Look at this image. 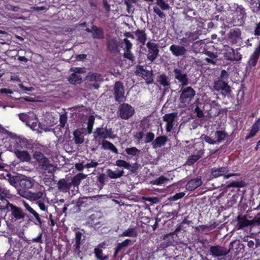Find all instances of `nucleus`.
Returning <instances> with one entry per match:
<instances>
[{
	"label": "nucleus",
	"mask_w": 260,
	"mask_h": 260,
	"mask_svg": "<svg viewBox=\"0 0 260 260\" xmlns=\"http://www.w3.org/2000/svg\"><path fill=\"white\" fill-rule=\"evenodd\" d=\"M229 74L225 70L221 71L220 75L213 83L212 91H217L223 97L229 98L232 92L231 87L229 85Z\"/></svg>",
	"instance_id": "1"
},
{
	"label": "nucleus",
	"mask_w": 260,
	"mask_h": 260,
	"mask_svg": "<svg viewBox=\"0 0 260 260\" xmlns=\"http://www.w3.org/2000/svg\"><path fill=\"white\" fill-rule=\"evenodd\" d=\"M246 17L245 8L241 5H237L234 9L229 10L228 22L235 26H241Z\"/></svg>",
	"instance_id": "2"
},
{
	"label": "nucleus",
	"mask_w": 260,
	"mask_h": 260,
	"mask_svg": "<svg viewBox=\"0 0 260 260\" xmlns=\"http://www.w3.org/2000/svg\"><path fill=\"white\" fill-rule=\"evenodd\" d=\"M10 136V147L12 151L21 150L23 148H31V145L29 142L24 138L20 137L12 133Z\"/></svg>",
	"instance_id": "3"
},
{
	"label": "nucleus",
	"mask_w": 260,
	"mask_h": 260,
	"mask_svg": "<svg viewBox=\"0 0 260 260\" xmlns=\"http://www.w3.org/2000/svg\"><path fill=\"white\" fill-rule=\"evenodd\" d=\"M20 120L25 123L26 125L34 131H39L40 123L39 122L36 115L31 111L18 114Z\"/></svg>",
	"instance_id": "4"
},
{
	"label": "nucleus",
	"mask_w": 260,
	"mask_h": 260,
	"mask_svg": "<svg viewBox=\"0 0 260 260\" xmlns=\"http://www.w3.org/2000/svg\"><path fill=\"white\" fill-rule=\"evenodd\" d=\"M135 71V74L142 77L145 80L147 85L154 83L153 76L154 74L152 70H148L144 68L143 66L137 65Z\"/></svg>",
	"instance_id": "5"
},
{
	"label": "nucleus",
	"mask_w": 260,
	"mask_h": 260,
	"mask_svg": "<svg viewBox=\"0 0 260 260\" xmlns=\"http://www.w3.org/2000/svg\"><path fill=\"white\" fill-rule=\"evenodd\" d=\"M225 51L223 53L224 59L231 61H239L242 59V56L238 52L240 49H234L229 46H225Z\"/></svg>",
	"instance_id": "6"
},
{
	"label": "nucleus",
	"mask_w": 260,
	"mask_h": 260,
	"mask_svg": "<svg viewBox=\"0 0 260 260\" xmlns=\"http://www.w3.org/2000/svg\"><path fill=\"white\" fill-rule=\"evenodd\" d=\"M181 94L179 97V101L182 104H188L196 95V91L191 87H182L181 90Z\"/></svg>",
	"instance_id": "7"
},
{
	"label": "nucleus",
	"mask_w": 260,
	"mask_h": 260,
	"mask_svg": "<svg viewBox=\"0 0 260 260\" xmlns=\"http://www.w3.org/2000/svg\"><path fill=\"white\" fill-rule=\"evenodd\" d=\"M134 108L128 104H120L117 114L122 119L127 120L132 117L135 114Z\"/></svg>",
	"instance_id": "8"
},
{
	"label": "nucleus",
	"mask_w": 260,
	"mask_h": 260,
	"mask_svg": "<svg viewBox=\"0 0 260 260\" xmlns=\"http://www.w3.org/2000/svg\"><path fill=\"white\" fill-rule=\"evenodd\" d=\"M233 222L236 223L235 226L237 230H243L248 227L250 229L252 228V220H248L246 215L239 214L233 220Z\"/></svg>",
	"instance_id": "9"
},
{
	"label": "nucleus",
	"mask_w": 260,
	"mask_h": 260,
	"mask_svg": "<svg viewBox=\"0 0 260 260\" xmlns=\"http://www.w3.org/2000/svg\"><path fill=\"white\" fill-rule=\"evenodd\" d=\"M228 251L229 253L233 252L235 256L240 254H243L244 253H247V251L245 250V244L236 240L233 241L230 243Z\"/></svg>",
	"instance_id": "10"
},
{
	"label": "nucleus",
	"mask_w": 260,
	"mask_h": 260,
	"mask_svg": "<svg viewBox=\"0 0 260 260\" xmlns=\"http://www.w3.org/2000/svg\"><path fill=\"white\" fill-rule=\"evenodd\" d=\"M173 74L175 79L181 83L182 87L187 86L189 84V78L187 73L183 70L175 68Z\"/></svg>",
	"instance_id": "11"
},
{
	"label": "nucleus",
	"mask_w": 260,
	"mask_h": 260,
	"mask_svg": "<svg viewBox=\"0 0 260 260\" xmlns=\"http://www.w3.org/2000/svg\"><path fill=\"white\" fill-rule=\"evenodd\" d=\"M209 253L214 257L226 256L229 254L228 249L219 245L210 246Z\"/></svg>",
	"instance_id": "12"
},
{
	"label": "nucleus",
	"mask_w": 260,
	"mask_h": 260,
	"mask_svg": "<svg viewBox=\"0 0 260 260\" xmlns=\"http://www.w3.org/2000/svg\"><path fill=\"white\" fill-rule=\"evenodd\" d=\"M194 109L193 113L196 114L197 117L199 119L203 118L205 117L204 111L206 103L203 99H197L193 103Z\"/></svg>",
	"instance_id": "13"
},
{
	"label": "nucleus",
	"mask_w": 260,
	"mask_h": 260,
	"mask_svg": "<svg viewBox=\"0 0 260 260\" xmlns=\"http://www.w3.org/2000/svg\"><path fill=\"white\" fill-rule=\"evenodd\" d=\"M146 46L148 49L147 59L151 62H153L158 55V45L149 41L146 44Z\"/></svg>",
	"instance_id": "14"
},
{
	"label": "nucleus",
	"mask_w": 260,
	"mask_h": 260,
	"mask_svg": "<svg viewBox=\"0 0 260 260\" xmlns=\"http://www.w3.org/2000/svg\"><path fill=\"white\" fill-rule=\"evenodd\" d=\"M11 197V194L7 188L0 186V209L3 210L7 208L9 202L5 199Z\"/></svg>",
	"instance_id": "15"
},
{
	"label": "nucleus",
	"mask_w": 260,
	"mask_h": 260,
	"mask_svg": "<svg viewBox=\"0 0 260 260\" xmlns=\"http://www.w3.org/2000/svg\"><path fill=\"white\" fill-rule=\"evenodd\" d=\"M243 241L246 243L248 249L250 251H253L257 248L260 249V239L259 238L245 237L243 239Z\"/></svg>",
	"instance_id": "16"
},
{
	"label": "nucleus",
	"mask_w": 260,
	"mask_h": 260,
	"mask_svg": "<svg viewBox=\"0 0 260 260\" xmlns=\"http://www.w3.org/2000/svg\"><path fill=\"white\" fill-rule=\"evenodd\" d=\"M124 90L123 83L120 81L115 83V100L118 102L124 101Z\"/></svg>",
	"instance_id": "17"
},
{
	"label": "nucleus",
	"mask_w": 260,
	"mask_h": 260,
	"mask_svg": "<svg viewBox=\"0 0 260 260\" xmlns=\"http://www.w3.org/2000/svg\"><path fill=\"white\" fill-rule=\"evenodd\" d=\"M19 194L23 198L34 201L42 198L44 193L41 191L37 192H31L28 190H20Z\"/></svg>",
	"instance_id": "18"
},
{
	"label": "nucleus",
	"mask_w": 260,
	"mask_h": 260,
	"mask_svg": "<svg viewBox=\"0 0 260 260\" xmlns=\"http://www.w3.org/2000/svg\"><path fill=\"white\" fill-rule=\"evenodd\" d=\"M115 165L118 167H122V168L129 170L130 173H136L140 167V164L135 162L131 165L129 163L125 160L118 159L116 161Z\"/></svg>",
	"instance_id": "19"
},
{
	"label": "nucleus",
	"mask_w": 260,
	"mask_h": 260,
	"mask_svg": "<svg viewBox=\"0 0 260 260\" xmlns=\"http://www.w3.org/2000/svg\"><path fill=\"white\" fill-rule=\"evenodd\" d=\"M177 116V113L176 112L166 114L163 116V120L167 122L166 131L167 132H170L172 131L175 124V119Z\"/></svg>",
	"instance_id": "20"
},
{
	"label": "nucleus",
	"mask_w": 260,
	"mask_h": 260,
	"mask_svg": "<svg viewBox=\"0 0 260 260\" xmlns=\"http://www.w3.org/2000/svg\"><path fill=\"white\" fill-rule=\"evenodd\" d=\"M170 51L175 56L186 57L187 50L183 46L173 44L170 47Z\"/></svg>",
	"instance_id": "21"
},
{
	"label": "nucleus",
	"mask_w": 260,
	"mask_h": 260,
	"mask_svg": "<svg viewBox=\"0 0 260 260\" xmlns=\"http://www.w3.org/2000/svg\"><path fill=\"white\" fill-rule=\"evenodd\" d=\"M86 79L87 81L92 83L94 82L93 84H90L94 89H98L100 85L99 83L102 81V76L98 73H94L90 72L86 76Z\"/></svg>",
	"instance_id": "22"
},
{
	"label": "nucleus",
	"mask_w": 260,
	"mask_h": 260,
	"mask_svg": "<svg viewBox=\"0 0 260 260\" xmlns=\"http://www.w3.org/2000/svg\"><path fill=\"white\" fill-rule=\"evenodd\" d=\"M6 209L11 212L12 215L16 219H22L24 217V213L22 209L19 207L15 206L12 204H8Z\"/></svg>",
	"instance_id": "23"
},
{
	"label": "nucleus",
	"mask_w": 260,
	"mask_h": 260,
	"mask_svg": "<svg viewBox=\"0 0 260 260\" xmlns=\"http://www.w3.org/2000/svg\"><path fill=\"white\" fill-rule=\"evenodd\" d=\"M260 56V40L257 47L255 49L254 52L250 56V58L247 62L246 69L248 67L251 69V67H255L259 57Z\"/></svg>",
	"instance_id": "24"
},
{
	"label": "nucleus",
	"mask_w": 260,
	"mask_h": 260,
	"mask_svg": "<svg viewBox=\"0 0 260 260\" xmlns=\"http://www.w3.org/2000/svg\"><path fill=\"white\" fill-rule=\"evenodd\" d=\"M241 31L239 28L231 29L228 34V40L231 43L236 44L241 39Z\"/></svg>",
	"instance_id": "25"
},
{
	"label": "nucleus",
	"mask_w": 260,
	"mask_h": 260,
	"mask_svg": "<svg viewBox=\"0 0 260 260\" xmlns=\"http://www.w3.org/2000/svg\"><path fill=\"white\" fill-rule=\"evenodd\" d=\"M156 82L165 87L164 92L167 91L170 88V79L164 73L157 76Z\"/></svg>",
	"instance_id": "26"
},
{
	"label": "nucleus",
	"mask_w": 260,
	"mask_h": 260,
	"mask_svg": "<svg viewBox=\"0 0 260 260\" xmlns=\"http://www.w3.org/2000/svg\"><path fill=\"white\" fill-rule=\"evenodd\" d=\"M229 171V169L227 167H214L211 170V177L218 178L223 175L224 176Z\"/></svg>",
	"instance_id": "27"
},
{
	"label": "nucleus",
	"mask_w": 260,
	"mask_h": 260,
	"mask_svg": "<svg viewBox=\"0 0 260 260\" xmlns=\"http://www.w3.org/2000/svg\"><path fill=\"white\" fill-rule=\"evenodd\" d=\"M202 184L201 177H198L189 180L186 185V188L189 191H192Z\"/></svg>",
	"instance_id": "28"
},
{
	"label": "nucleus",
	"mask_w": 260,
	"mask_h": 260,
	"mask_svg": "<svg viewBox=\"0 0 260 260\" xmlns=\"http://www.w3.org/2000/svg\"><path fill=\"white\" fill-rule=\"evenodd\" d=\"M204 149H201L198 151L197 154H193L189 156L187 159L186 164L188 166H192L200 159L204 155Z\"/></svg>",
	"instance_id": "29"
},
{
	"label": "nucleus",
	"mask_w": 260,
	"mask_h": 260,
	"mask_svg": "<svg viewBox=\"0 0 260 260\" xmlns=\"http://www.w3.org/2000/svg\"><path fill=\"white\" fill-rule=\"evenodd\" d=\"M16 156L21 161H29L31 159V156L29 153L25 150H16L13 151Z\"/></svg>",
	"instance_id": "30"
},
{
	"label": "nucleus",
	"mask_w": 260,
	"mask_h": 260,
	"mask_svg": "<svg viewBox=\"0 0 260 260\" xmlns=\"http://www.w3.org/2000/svg\"><path fill=\"white\" fill-rule=\"evenodd\" d=\"M204 53L209 57H206L205 59V60L208 63L212 64L213 65L217 64V60H218L217 58L218 55L217 53H214L211 51L206 50Z\"/></svg>",
	"instance_id": "31"
},
{
	"label": "nucleus",
	"mask_w": 260,
	"mask_h": 260,
	"mask_svg": "<svg viewBox=\"0 0 260 260\" xmlns=\"http://www.w3.org/2000/svg\"><path fill=\"white\" fill-rule=\"evenodd\" d=\"M169 140L166 136H160L157 137L155 140L152 142V147L154 149L160 148L164 145Z\"/></svg>",
	"instance_id": "32"
},
{
	"label": "nucleus",
	"mask_w": 260,
	"mask_h": 260,
	"mask_svg": "<svg viewBox=\"0 0 260 260\" xmlns=\"http://www.w3.org/2000/svg\"><path fill=\"white\" fill-rule=\"evenodd\" d=\"M126 42V49L124 50V52L123 53V57L125 58L128 59L132 61V63H134L135 61V57L133 55L131 52V49L132 48V44L130 42V41H125Z\"/></svg>",
	"instance_id": "33"
},
{
	"label": "nucleus",
	"mask_w": 260,
	"mask_h": 260,
	"mask_svg": "<svg viewBox=\"0 0 260 260\" xmlns=\"http://www.w3.org/2000/svg\"><path fill=\"white\" fill-rule=\"evenodd\" d=\"M23 205H24V206L25 207V209L28 211L31 214H32L35 219H36V220L38 221V224H42V220L40 217V215L36 211H35L28 204H27V203H26V202L25 201H23Z\"/></svg>",
	"instance_id": "34"
},
{
	"label": "nucleus",
	"mask_w": 260,
	"mask_h": 260,
	"mask_svg": "<svg viewBox=\"0 0 260 260\" xmlns=\"http://www.w3.org/2000/svg\"><path fill=\"white\" fill-rule=\"evenodd\" d=\"M131 240L127 239L122 242L118 243L115 250V257L119 251L125 250L131 244Z\"/></svg>",
	"instance_id": "35"
},
{
	"label": "nucleus",
	"mask_w": 260,
	"mask_h": 260,
	"mask_svg": "<svg viewBox=\"0 0 260 260\" xmlns=\"http://www.w3.org/2000/svg\"><path fill=\"white\" fill-rule=\"evenodd\" d=\"M138 235V232L136 227L129 228L123 232L120 236H126L130 237H137Z\"/></svg>",
	"instance_id": "36"
},
{
	"label": "nucleus",
	"mask_w": 260,
	"mask_h": 260,
	"mask_svg": "<svg viewBox=\"0 0 260 260\" xmlns=\"http://www.w3.org/2000/svg\"><path fill=\"white\" fill-rule=\"evenodd\" d=\"M211 106L213 109L215 110V116H219L222 112H226L227 111L226 109L221 108V106L216 101H212L211 102Z\"/></svg>",
	"instance_id": "37"
},
{
	"label": "nucleus",
	"mask_w": 260,
	"mask_h": 260,
	"mask_svg": "<svg viewBox=\"0 0 260 260\" xmlns=\"http://www.w3.org/2000/svg\"><path fill=\"white\" fill-rule=\"evenodd\" d=\"M68 80L72 84H80L82 82V78L80 74L72 73L69 76Z\"/></svg>",
	"instance_id": "38"
},
{
	"label": "nucleus",
	"mask_w": 260,
	"mask_h": 260,
	"mask_svg": "<svg viewBox=\"0 0 260 260\" xmlns=\"http://www.w3.org/2000/svg\"><path fill=\"white\" fill-rule=\"evenodd\" d=\"M34 157L36 159L40 164V167L44 166V164L48 160L44 155L39 152H36L34 154Z\"/></svg>",
	"instance_id": "39"
},
{
	"label": "nucleus",
	"mask_w": 260,
	"mask_h": 260,
	"mask_svg": "<svg viewBox=\"0 0 260 260\" xmlns=\"http://www.w3.org/2000/svg\"><path fill=\"white\" fill-rule=\"evenodd\" d=\"M135 35L138 38V40L142 45H144L146 40V34L145 31L138 29L135 31Z\"/></svg>",
	"instance_id": "40"
},
{
	"label": "nucleus",
	"mask_w": 260,
	"mask_h": 260,
	"mask_svg": "<svg viewBox=\"0 0 260 260\" xmlns=\"http://www.w3.org/2000/svg\"><path fill=\"white\" fill-rule=\"evenodd\" d=\"M214 135L216 143H219L225 139L228 136V134L224 131H217L215 132Z\"/></svg>",
	"instance_id": "41"
},
{
	"label": "nucleus",
	"mask_w": 260,
	"mask_h": 260,
	"mask_svg": "<svg viewBox=\"0 0 260 260\" xmlns=\"http://www.w3.org/2000/svg\"><path fill=\"white\" fill-rule=\"evenodd\" d=\"M20 185L22 187L29 189L33 186L34 181L30 179H22L20 181Z\"/></svg>",
	"instance_id": "42"
},
{
	"label": "nucleus",
	"mask_w": 260,
	"mask_h": 260,
	"mask_svg": "<svg viewBox=\"0 0 260 260\" xmlns=\"http://www.w3.org/2000/svg\"><path fill=\"white\" fill-rule=\"evenodd\" d=\"M75 143L77 144H80L83 143L84 138L82 134L78 131L76 130L73 133Z\"/></svg>",
	"instance_id": "43"
},
{
	"label": "nucleus",
	"mask_w": 260,
	"mask_h": 260,
	"mask_svg": "<svg viewBox=\"0 0 260 260\" xmlns=\"http://www.w3.org/2000/svg\"><path fill=\"white\" fill-rule=\"evenodd\" d=\"M92 33L93 37L97 39H101L103 37V32L102 30L95 26H92Z\"/></svg>",
	"instance_id": "44"
},
{
	"label": "nucleus",
	"mask_w": 260,
	"mask_h": 260,
	"mask_svg": "<svg viewBox=\"0 0 260 260\" xmlns=\"http://www.w3.org/2000/svg\"><path fill=\"white\" fill-rule=\"evenodd\" d=\"M40 168L44 171L49 173H52L55 170V167L52 164H50L48 160L44 164V166H42Z\"/></svg>",
	"instance_id": "45"
},
{
	"label": "nucleus",
	"mask_w": 260,
	"mask_h": 260,
	"mask_svg": "<svg viewBox=\"0 0 260 260\" xmlns=\"http://www.w3.org/2000/svg\"><path fill=\"white\" fill-rule=\"evenodd\" d=\"M125 152L128 155L132 156H135L137 158L140 154V150L134 147L131 148H126L125 149Z\"/></svg>",
	"instance_id": "46"
},
{
	"label": "nucleus",
	"mask_w": 260,
	"mask_h": 260,
	"mask_svg": "<svg viewBox=\"0 0 260 260\" xmlns=\"http://www.w3.org/2000/svg\"><path fill=\"white\" fill-rule=\"evenodd\" d=\"M101 217L102 213L101 212H95L90 216L89 219L92 222V223L96 225L100 222V221H98V220L100 219Z\"/></svg>",
	"instance_id": "47"
},
{
	"label": "nucleus",
	"mask_w": 260,
	"mask_h": 260,
	"mask_svg": "<svg viewBox=\"0 0 260 260\" xmlns=\"http://www.w3.org/2000/svg\"><path fill=\"white\" fill-rule=\"evenodd\" d=\"M86 175L83 173H79L75 176L72 180V182L75 185H78L82 180L85 179Z\"/></svg>",
	"instance_id": "48"
},
{
	"label": "nucleus",
	"mask_w": 260,
	"mask_h": 260,
	"mask_svg": "<svg viewBox=\"0 0 260 260\" xmlns=\"http://www.w3.org/2000/svg\"><path fill=\"white\" fill-rule=\"evenodd\" d=\"M183 230V225L181 223L180 224H178L177 228H176L175 230L173 232H170L169 234H167L166 235H164V237L162 238L163 240L167 239V238H168L169 236H172L174 235H175L176 236H177V233Z\"/></svg>",
	"instance_id": "49"
},
{
	"label": "nucleus",
	"mask_w": 260,
	"mask_h": 260,
	"mask_svg": "<svg viewBox=\"0 0 260 260\" xmlns=\"http://www.w3.org/2000/svg\"><path fill=\"white\" fill-rule=\"evenodd\" d=\"M165 241L161 242L160 244V247L163 249H165L171 245H172L174 242V239L173 236H169L168 238H167V239H165Z\"/></svg>",
	"instance_id": "50"
},
{
	"label": "nucleus",
	"mask_w": 260,
	"mask_h": 260,
	"mask_svg": "<svg viewBox=\"0 0 260 260\" xmlns=\"http://www.w3.org/2000/svg\"><path fill=\"white\" fill-rule=\"evenodd\" d=\"M201 35V31L197 30L193 32H190L188 35L187 34V36L188 37V38L190 39L192 42L195 44H197L198 41H196V42H194L198 39L199 36Z\"/></svg>",
	"instance_id": "51"
},
{
	"label": "nucleus",
	"mask_w": 260,
	"mask_h": 260,
	"mask_svg": "<svg viewBox=\"0 0 260 260\" xmlns=\"http://www.w3.org/2000/svg\"><path fill=\"white\" fill-rule=\"evenodd\" d=\"M259 131V127H257L256 125H252L249 134L245 137V140H247L248 139L254 137Z\"/></svg>",
	"instance_id": "52"
},
{
	"label": "nucleus",
	"mask_w": 260,
	"mask_h": 260,
	"mask_svg": "<svg viewBox=\"0 0 260 260\" xmlns=\"http://www.w3.org/2000/svg\"><path fill=\"white\" fill-rule=\"evenodd\" d=\"M169 180L167 178L164 176H161L151 181V183L155 185H161L164 183L165 182L168 181Z\"/></svg>",
	"instance_id": "53"
},
{
	"label": "nucleus",
	"mask_w": 260,
	"mask_h": 260,
	"mask_svg": "<svg viewBox=\"0 0 260 260\" xmlns=\"http://www.w3.org/2000/svg\"><path fill=\"white\" fill-rule=\"evenodd\" d=\"M252 226L258 227L260 230V212L258 213L252 219Z\"/></svg>",
	"instance_id": "54"
},
{
	"label": "nucleus",
	"mask_w": 260,
	"mask_h": 260,
	"mask_svg": "<svg viewBox=\"0 0 260 260\" xmlns=\"http://www.w3.org/2000/svg\"><path fill=\"white\" fill-rule=\"evenodd\" d=\"M82 234L80 232H77L76 233L75 237V246L77 249H79L80 248V244L81 243Z\"/></svg>",
	"instance_id": "55"
},
{
	"label": "nucleus",
	"mask_w": 260,
	"mask_h": 260,
	"mask_svg": "<svg viewBox=\"0 0 260 260\" xmlns=\"http://www.w3.org/2000/svg\"><path fill=\"white\" fill-rule=\"evenodd\" d=\"M244 186V183L243 181H233L226 185L227 188L230 187H241Z\"/></svg>",
	"instance_id": "56"
},
{
	"label": "nucleus",
	"mask_w": 260,
	"mask_h": 260,
	"mask_svg": "<svg viewBox=\"0 0 260 260\" xmlns=\"http://www.w3.org/2000/svg\"><path fill=\"white\" fill-rule=\"evenodd\" d=\"M125 41H129L126 38L123 39L121 42H116V41H115V51L117 50L118 47H120L121 48H122L124 50H125L126 44V42Z\"/></svg>",
	"instance_id": "57"
},
{
	"label": "nucleus",
	"mask_w": 260,
	"mask_h": 260,
	"mask_svg": "<svg viewBox=\"0 0 260 260\" xmlns=\"http://www.w3.org/2000/svg\"><path fill=\"white\" fill-rule=\"evenodd\" d=\"M181 42L182 43L183 46L184 47L190 46L191 44H192V46L194 44V43H193L190 39L188 38L187 34H186L185 37H183L181 39Z\"/></svg>",
	"instance_id": "58"
},
{
	"label": "nucleus",
	"mask_w": 260,
	"mask_h": 260,
	"mask_svg": "<svg viewBox=\"0 0 260 260\" xmlns=\"http://www.w3.org/2000/svg\"><path fill=\"white\" fill-rule=\"evenodd\" d=\"M102 147L104 149H109L114 151L113 145L107 140H104L102 142Z\"/></svg>",
	"instance_id": "59"
},
{
	"label": "nucleus",
	"mask_w": 260,
	"mask_h": 260,
	"mask_svg": "<svg viewBox=\"0 0 260 260\" xmlns=\"http://www.w3.org/2000/svg\"><path fill=\"white\" fill-rule=\"evenodd\" d=\"M201 138L203 140H204L205 142L210 144H214L216 143L215 139H212L210 136L205 134L202 135Z\"/></svg>",
	"instance_id": "60"
},
{
	"label": "nucleus",
	"mask_w": 260,
	"mask_h": 260,
	"mask_svg": "<svg viewBox=\"0 0 260 260\" xmlns=\"http://www.w3.org/2000/svg\"><path fill=\"white\" fill-rule=\"evenodd\" d=\"M185 195V193L183 192L177 193L175 195L173 196H171L169 199L168 200L169 201H177L180 199H181L183 198Z\"/></svg>",
	"instance_id": "61"
},
{
	"label": "nucleus",
	"mask_w": 260,
	"mask_h": 260,
	"mask_svg": "<svg viewBox=\"0 0 260 260\" xmlns=\"http://www.w3.org/2000/svg\"><path fill=\"white\" fill-rule=\"evenodd\" d=\"M156 3L162 10H168L170 8L169 5L164 0H156Z\"/></svg>",
	"instance_id": "62"
},
{
	"label": "nucleus",
	"mask_w": 260,
	"mask_h": 260,
	"mask_svg": "<svg viewBox=\"0 0 260 260\" xmlns=\"http://www.w3.org/2000/svg\"><path fill=\"white\" fill-rule=\"evenodd\" d=\"M94 136L95 138H97L98 137L105 138V134L104 130L103 128H97L94 134Z\"/></svg>",
	"instance_id": "63"
},
{
	"label": "nucleus",
	"mask_w": 260,
	"mask_h": 260,
	"mask_svg": "<svg viewBox=\"0 0 260 260\" xmlns=\"http://www.w3.org/2000/svg\"><path fill=\"white\" fill-rule=\"evenodd\" d=\"M219 225V223L216 221L215 220H211L207 224L208 230L211 231L215 229Z\"/></svg>",
	"instance_id": "64"
}]
</instances>
